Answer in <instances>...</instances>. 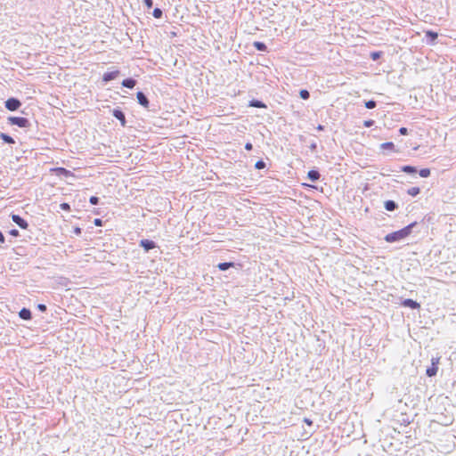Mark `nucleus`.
Segmentation results:
<instances>
[{
  "instance_id": "nucleus-34",
  "label": "nucleus",
  "mask_w": 456,
  "mask_h": 456,
  "mask_svg": "<svg viewBox=\"0 0 456 456\" xmlns=\"http://www.w3.org/2000/svg\"><path fill=\"white\" fill-rule=\"evenodd\" d=\"M309 149L312 152H315L317 151V143L315 142H313L310 144Z\"/></svg>"
},
{
  "instance_id": "nucleus-11",
  "label": "nucleus",
  "mask_w": 456,
  "mask_h": 456,
  "mask_svg": "<svg viewBox=\"0 0 456 456\" xmlns=\"http://www.w3.org/2000/svg\"><path fill=\"white\" fill-rule=\"evenodd\" d=\"M19 316L22 320L29 321L32 319V313L28 308L23 307L19 312Z\"/></svg>"
},
{
  "instance_id": "nucleus-28",
  "label": "nucleus",
  "mask_w": 456,
  "mask_h": 456,
  "mask_svg": "<svg viewBox=\"0 0 456 456\" xmlns=\"http://www.w3.org/2000/svg\"><path fill=\"white\" fill-rule=\"evenodd\" d=\"M152 15H153V17H155L157 19H160V18H162L163 12L160 8H155L152 12Z\"/></svg>"
},
{
  "instance_id": "nucleus-30",
  "label": "nucleus",
  "mask_w": 456,
  "mask_h": 456,
  "mask_svg": "<svg viewBox=\"0 0 456 456\" xmlns=\"http://www.w3.org/2000/svg\"><path fill=\"white\" fill-rule=\"evenodd\" d=\"M89 202L92 205H98L100 202V199L97 196H91L89 199Z\"/></svg>"
},
{
  "instance_id": "nucleus-10",
  "label": "nucleus",
  "mask_w": 456,
  "mask_h": 456,
  "mask_svg": "<svg viewBox=\"0 0 456 456\" xmlns=\"http://www.w3.org/2000/svg\"><path fill=\"white\" fill-rule=\"evenodd\" d=\"M425 37L427 39V44L435 45L438 37V33L433 30H428L425 32Z\"/></svg>"
},
{
  "instance_id": "nucleus-43",
  "label": "nucleus",
  "mask_w": 456,
  "mask_h": 456,
  "mask_svg": "<svg viewBox=\"0 0 456 456\" xmlns=\"http://www.w3.org/2000/svg\"><path fill=\"white\" fill-rule=\"evenodd\" d=\"M59 172L63 174V173H69V171H68L67 169H65L64 167H60L59 169Z\"/></svg>"
},
{
  "instance_id": "nucleus-13",
  "label": "nucleus",
  "mask_w": 456,
  "mask_h": 456,
  "mask_svg": "<svg viewBox=\"0 0 456 456\" xmlns=\"http://www.w3.org/2000/svg\"><path fill=\"white\" fill-rule=\"evenodd\" d=\"M136 84H137V81L133 77L125 78L121 83V85L124 87H126L129 89H133L136 86Z\"/></svg>"
},
{
  "instance_id": "nucleus-31",
  "label": "nucleus",
  "mask_w": 456,
  "mask_h": 456,
  "mask_svg": "<svg viewBox=\"0 0 456 456\" xmlns=\"http://www.w3.org/2000/svg\"><path fill=\"white\" fill-rule=\"evenodd\" d=\"M142 3L148 9H151L153 6V0H142Z\"/></svg>"
},
{
  "instance_id": "nucleus-40",
  "label": "nucleus",
  "mask_w": 456,
  "mask_h": 456,
  "mask_svg": "<svg viewBox=\"0 0 456 456\" xmlns=\"http://www.w3.org/2000/svg\"><path fill=\"white\" fill-rule=\"evenodd\" d=\"M438 363H439V358H432L431 364H435L436 366H437Z\"/></svg>"
},
{
  "instance_id": "nucleus-19",
  "label": "nucleus",
  "mask_w": 456,
  "mask_h": 456,
  "mask_svg": "<svg viewBox=\"0 0 456 456\" xmlns=\"http://www.w3.org/2000/svg\"><path fill=\"white\" fill-rule=\"evenodd\" d=\"M437 370H438V367L436 366L435 364H431V366L427 369L426 375L430 378L434 377L436 375Z\"/></svg>"
},
{
  "instance_id": "nucleus-38",
  "label": "nucleus",
  "mask_w": 456,
  "mask_h": 456,
  "mask_svg": "<svg viewBox=\"0 0 456 456\" xmlns=\"http://www.w3.org/2000/svg\"><path fill=\"white\" fill-rule=\"evenodd\" d=\"M94 224L96 225V226H102V219L100 218H95L94 221Z\"/></svg>"
},
{
  "instance_id": "nucleus-2",
  "label": "nucleus",
  "mask_w": 456,
  "mask_h": 456,
  "mask_svg": "<svg viewBox=\"0 0 456 456\" xmlns=\"http://www.w3.org/2000/svg\"><path fill=\"white\" fill-rule=\"evenodd\" d=\"M8 124L12 126H17L20 128H27L31 126L30 121L27 118L23 117H9L8 118Z\"/></svg>"
},
{
  "instance_id": "nucleus-25",
  "label": "nucleus",
  "mask_w": 456,
  "mask_h": 456,
  "mask_svg": "<svg viewBox=\"0 0 456 456\" xmlns=\"http://www.w3.org/2000/svg\"><path fill=\"white\" fill-rule=\"evenodd\" d=\"M299 96L303 100H308L310 98V93L306 89H301L299 91Z\"/></svg>"
},
{
  "instance_id": "nucleus-37",
  "label": "nucleus",
  "mask_w": 456,
  "mask_h": 456,
  "mask_svg": "<svg viewBox=\"0 0 456 456\" xmlns=\"http://www.w3.org/2000/svg\"><path fill=\"white\" fill-rule=\"evenodd\" d=\"M73 232H74L76 235H77V236H78V235H80V234L82 233V229H81L80 227H77H77H75V228L73 229Z\"/></svg>"
},
{
  "instance_id": "nucleus-18",
  "label": "nucleus",
  "mask_w": 456,
  "mask_h": 456,
  "mask_svg": "<svg viewBox=\"0 0 456 456\" xmlns=\"http://www.w3.org/2000/svg\"><path fill=\"white\" fill-rule=\"evenodd\" d=\"M234 265H235L234 262H224V263H219L217 265V267L220 271H227L228 269H230L231 267H233Z\"/></svg>"
},
{
  "instance_id": "nucleus-16",
  "label": "nucleus",
  "mask_w": 456,
  "mask_h": 456,
  "mask_svg": "<svg viewBox=\"0 0 456 456\" xmlns=\"http://www.w3.org/2000/svg\"><path fill=\"white\" fill-rule=\"evenodd\" d=\"M401 171L408 175H415L418 172L417 167L411 165L401 167Z\"/></svg>"
},
{
  "instance_id": "nucleus-14",
  "label": "nucleus",
  "mask_w": 456,
  "mask_h": 456,
  "mask_svg": "<svg viewBox=\"0 0 456 456\" xmlns=\"http://www.w3.org/2000/svg\"><path fill=\"white\" fill-rule=\"evenodd\" d=\"M321 177V174L316 169H312L307 173V178L312 182H317Z\"/></svg>"
},
{
  "instance_id": "nucleus-6",
  "label": "nucleus",
  "mask_w": 456,
  "mask_h": 456,
  "mask_svg": "<svg viewBox=\"0 0 456 456\" xmlns=\"http://www.w3.org/2000/svg\"><path fill=\"white\" fill-rule=\"evenodd\" d=\"M111 112L113 117H115L120 122L121 126L125 127L126 126V120L124 111L120 108H115Z\"/></svg>"
},
{
  "instance_id": "nucleus-5",
  "label": "nucleus",
  "mask_w": 456,
  "mask_h": 456,
  "mask_svg": "<svg viewBox=\"0 0 456 456\" xmlns=\"http://www.w3.org/2000/svg\"><path fill=\"white\" fill-rule=\"evenodd\" d=\"M140 247L143 248L145 252H149L151 249L159 248L157 243L151 240L142 239L139 242Z\"/></svg>"
},
{
  "instance_id": "nucleus-3",
  "label": "nucleus",
  "mask_w": 456,
  "mask_h": 456,
  "mask_svg": "<svg viewBox=\"0 0 456 456\" xmlns=\"http://www.w3.org/2000/svg\"><path fill=\"white\" fill-rule=\"evenodd\" d=\"M21 106V102L19 99L11 97L4 102V107L10 111H15Z\"/></svg>"
},
{
  "instance_id": "nucleus-17",
  "label": "nucleus",
  "mask_w": 456,
  "mask_h": 456,
  "mask_svg": "<svg viewBox=\"0 0 456 456\" xmlns=\"http://www.w3.org/2000/svg\"><path fill=\"white\" fill-rule=\"evenodd\" d=\"M0 138L3 140V142L4 143H7V144H14L15 143L14 139L11 135H9L5 133H0Z\"/></svg>"
},
{
  "instance_id": "nucleus-22",
  "label": "nucleus",
  "mask_w": 456,
  "mask_h": 456,
  "mask_svg": "<svg viewBox=\"0 0 456 456\" xmlns=\"http://www.w3.org/2000/svg\"><path fill=\"white\" fill-rule=\"evenodd\" d=\"M380 148L382 150H390V151H394L395 150V144L394 142H383L380 144Z\"/></svg>"
},
{
  "instance_id": "nucleus-7",
  "label": "nucleus",
  "mask_w": 456,
  "mask_h": 456,
  "mask_svg": "<svg viewBox=\"0 0 456 456\" xmlns=\"http://www.w3.org/2000/svg\"><path fill=\"white\" fill-rule=\"evenodd\" d=\"M12 221L16 224L21 229H28V223L21 217L20 215L12 214Z\"/></svg>"
},
{
  "instance_id": "nucleus-42",
  "label": "nucleus",
  "mask_w": 456,
  "mask_h": 456,
  "mask_svg": "<svg viewBox=\"0 0 456 456\" xmlns=\"http://www.w3.org/2000/svg\"><path fill=\"white\" fill-rule=\"evenodd\" d=\"M316 129H317L318 131H323V130H324V126H322V125L319 124V125L316 126Z\"/></svg>"
},
{
  "instance_id": "nucleus-29",
  "label": "nucleus",
  "mask_w": 456,
  "mask_h": 456,
  "mask_svg": "<svg viewBox=\"0 0 456 456\" xmlns=\"http://www.w3.org/2000/svg\"><path fill=\"white\" fill-rule=\"evenodd\" d=\"M60 208L63 211H70V205L67 202H62L61 205H60Z\"/></svg>"
},
{
  "instance_id": "nucleus-32",
  "label": "nucleus",
  "mask_w": 456,
  "mask_h": 456,
  "mask_svg": "<svg viewBox=\"0 0 456 456\" xmlns=\"http://www.w3.org/2000/svg\"><path fill=\"white\" fill-rule=\"evenodd\" d=\"M374 123H375V121H374V120H372V119H369V120H365V121L363 122V126H364L365 127H371V126L374 125Z\"/></svg>"
},
{
  "instance_id": "nucleus-23",
  "label": "nucleus",
  "mask_w": 456,
  "mask_h": 456,
  "mask_svg": "<svg viewBox=\"0 0 456 456\" xmlns=\"http://www.w3.org/2000/svg\"><path fill=\"white\" fill-rule=\"evenodd\" d=\"M420 192V189L419 187H411L407 190V193L410 196L416 197Z\"/></svg>"
},
{
  "instance_id": "nucleus-24",
  "label": "nucleus",
  "mask_w": 456,
  "mask_h": 456,
  "mask_svg": "<svg viewBox=\"0 0 456 456\" xmlns=\"http://www.w3.org/2000/svg\"><path fill=\"white\" fill-rule=\"evenodd\" d=\"M364 106H365L366 109L372 110V109L376 108L377 102L374 101V100L365 101L364 102Z\"/></svg>"
},
{
  "instance_id": "nucleus-35",
  "label": "nucleus",
  "mask_w": 456,
  "mask_h": 456,
  "mask_svg": "<svg viewBox=\"0 0 456 456\" xmlns=\"http://www.w3.org/2000/svg\"><path fill=\"white\" fill-rule=\"evenodd\" d=\"M9 233H10V235H12L13 237H18L20 235V232L17 229H12L9 232Z\"/></svg>"
},
{
  "instance_id": "nucleus-21",
  "label": "nucleus",
  "mask_w": 456,
  "mask_h": 456,
  "mask_svg": "<svg viewBox=\"0 0 456 456\" xmlns=\"http://www.w3.org/2000/svg\"><path fill=\"white\" fill-rule=\"evenodd\" d=\"M383 55V52L377 51V52H371L370 54V57L372 61H379Z\"/></svg>"
},
{
  "instance_id": "nucleus-39",
  "label": "nucleus",
  "mask_w": 456,
  "mask_h": 456,
  "mask_svg": "<svg viewBox=\"0 0 456 456\" xmlns=\"http://www.w3.org/2000/svg\"><path fill=\"white\" fill-rule=\"evenodd\" d=\"M245 149H246L247 151H251V150L253 149V144H252L251 142H247V143L245 144Z\"/></svg>"
},
{
  "instance_id": "nucleus-1",
  "label": "nucleus",
  "mask_w": 456,
  "mask_h": 456,
  "mask_svg": "<svg viewBox=\"0 0 456 456\" xmlns=\"http://www.w3.org/2000/svg\"><path fill=\"white\" fill-rule=\"evenodd\" d=\"M418 224L417 222H412L403 228L387 234L384 240L388 243H394L401 241L406 239L413 231V228Z\"/></svg>"
},
{
  "instance_id": "nucleus-9",
  "label": "nucleus",
  "mask_w": 456,
  "mask_h": 456,
  "mask_svg": "<svg viewBox=\"0 0 456 456\" xmlns=\"http://www.w3.org/2000/svg\"><path fill=\"white\" fill-rule=\"evenodd\" d=\"M120 75V71L118 69L105 72L102 76V81L108 83L111 80L116 79Z\"/></svg>"
},
{
  "instance_id": "nucleus-27",
  "label": "nucleus",
  "mask_w": 456,
  "mask_h": 456,
  "mask_svg": "<svg viewBox=\"0 0 456 456\" xmlns=\"http://www.w3.org/2000/svg\"><path fill=\"white\" fill-rule=\"evenodd\" d=\"M266 167L265 162L263 159H259L255 164V168L257 170L264 169Z\"/></svg>"
},
{
  "instance_id": "nucleus-15",
  "label": "nucleus",
  "mask_w": 456,
  "mask_h": 456,
  "mask_svg": "<svg viewBox=\"0 0 456 456\" xmlns=\"http://www.w3.org/2000/svg\"><path fill=\"white\" fill-rule=\"evenodd\" d=\"M248 106L254 107V108H259V109H266L267 108V105L264 102L257 100V99H253V100L249 101Z\"/></svg>"
},
{
  "instance_id": "nucleus-33",
  "label": "nucleus",
  "mask_w": 456,
  "mask_h": 456,
  "mask_svg": "<svg viewBox=\"0 0 456 456\" xmlns=\"http://www.w3.org/2000/svg\"><path fill=\"white\" fill-rule=\"evenodd\" d=\"M37 308L38 309V311L43 313L47 310V306L45 304H38Z\"/></svg>"
},
{
  "instance_id": "nucleus-12",
  "label": "nucleus",
  "mask_w": 456,
  "mask_h": 456,
  "mask_svg": "<svg viewBox=\"0 0 456 456\" xmlns=\"http://www.w3.org/2000/svg\"><path fill=\"white\" fill-rule=\"evenodd\" d=\"M384 208L387 211L392 212L398 208V204L395 200H388L384 202Z\"/></svg>"
},
{
  "instance_id": "nucleus-41",
  "label": "nucleus",
  "mask_w": 456,
  "mask_h": 456,
  "mask_svg": "<svg viewBox=\"0 0 456 456\" xmlns=\"http://www.w3.org/2000/svg\"><path fill=\"white\" fill-rule=\"evenodd\" d=\"M304 422L305 424H307L308 426H312L313 425V421L310 419H307V418L304 419Z\"/></svg>"
},
{
  "instance_id": "nucleus-4",
  "label": "nucleus",
  "mask_w": 456,
  "mask_h": 456,
  "mask_svg": "<svg viewBox=\"0 0 456 456\" xmlns=\"http://www.w3.org/2000/svg\"><path fill=\"white\" fill-rule=\"evenodd\" d=\"M136 99L138 103L142 106L143 108L147 109L148 110H155L154 109L150 108V101L147 97V95L142 92L139 91L136 93Z\"/></svg>"
},
{
  "instance_id": "nucleus-26",
  "label": "nucleus",
  "mask_w": 456,
  "mask_h": 456,
  "mask_svg": "<svg viewBox=\"0 0 456 456\" xmlns=\"http://www.w3.org/2000/svg\"><path fill=\"white\" fill-rule=\"evenodd\" d=\"M431 174V171L429 168H421L419 171V175L423 177V178H427Z\"/></svg>"
},
{
  "instance_id": "nucleus-20",
  "label": "nucleus",
  "mask_w": 456,
  "mask_h": 456,
  "mask_svg": "<svg viewBox=\"0 0 456 456\" xmlns=\"http://www.w3.org/2000/svg\"><path fill=\"white\" fill-rule=\"evenodd\" d=\"M254 47L260 52H266L267 46L264 42L256 41L253 43Z\"/></svg>"
},
{
  "instance_id": "nucleus-8",
  "label": "nucleus",
  "mask_w": 456,
  "mask_h": 456,
  "mask_svg": "<svg viewBox=\"0 0 456 456\" xmlns=\"http://www.w3.org/2000/svg\"><path fill=\"white\" fill-rule=\"evenodd\" d=\"M401 305L404 307H409L412 310H417L420 308V304L411 298H406L403 300Z\"/></svg>"
},
{
  "instance_id": "nucleus-36",
  "label": "nucleus",
  "mask_w": 456,
  "mask_h": 456,
  "mask_svg": "<svg viewBox=\"0 0 456 456\" xmlns=\"http://www.w3.org/2000/svg\"><path fill=\"white\" fill-rule=\"evenodd\" d=\"M399 134H400L401 135H407V134H408V128L403 127H403H401V128L399 129Z\"/></svg>"
}]
</instances>
